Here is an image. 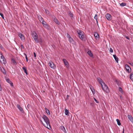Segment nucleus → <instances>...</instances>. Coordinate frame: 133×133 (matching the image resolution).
Wrapping results in <instances>:
<instances>
[{"label": "nucleus", "mask_w": 133, "mask_h": 133, "mask_svg": "<svg viewBox=\"0 0 133 133\" xmlns=\"http://www.w3.org/2000/svg\"><path fill=\"white\" fill-rule=\"evenodd\" d=\"M42 118L44 120L46 123V124H44L42 120L40 119L41 122L44 126L48 128L49 129L50 128H51V127L50 124V121L48 118L45 115H43V116L42 117Z\"/></svg>", "instance_id": "f257e3e1"}, {"label": "nucleus", "mask_w": 133, "mask_h": 133, "mask_svg": "<svg viewBox=\"0 0 133 133\" xmlns=\"http://www.w3.org/2000/svg\"><path fill=\"white\" fill-rule=\"evenodd\" d=\"M31 36L35 41L37 43L39 42V39L38 36L36 33L34 31L31 32Z\"/></svg>", "instance_id": "f03ea898"}, {"label": "nucleus", "mask_w": 133, "mask_h": 133, "mask_svg": "<svg viewBox=\"0 0 133 133\" xmlns=\"http://www.w3.org/2000/svg\"><path fill=\"white\" fill-rule=\"evenodd\" d=\"M101 86L103 90L107 93H108L109 92V90L106 84L104 83L102 84Z\"/></svg>", "instance_id": "7ed1b4c3"}, {"label": "nucleus", "mask_w": 133, "mask_h": 133, "mask_svg": "<svg viewBox=\"0 0 133 133\" xmlns=\"http://www.w3.org/2000/svg\"><path fill=\"white\" fill-rule=\"evenodd\" d=\"M77 33L79 38L82 39L84 38V35L81 30H78L77 31Z\"/></svg>", "instance_id": "20e7f679"}, {"label": "nucleus", "mask_w": 133, "mask_h": 133, "mask_svg": "<svg viewBox=\"0 0 133 133\" xmlns=\"http://www.w3.org/2000/svg\"><path fill=\"white\" fill-rule=\"evenodd\" d=\"M125 68L126 70V71L128 73H130L131 72V69L128 65L127 64H125Z\"/></svg>", "instance_id": "39448f33"}, {"label": "nucleus", "mask_w": 133, "mask_h": 133, "mask_svg": "<svg viewBox=\"0 0 133 133\" xmlns=\"http://www.w3.org/2000/svg\"><path fill=\"white\" fill-rule=\"evenodd\" d=\"M49 64L50 67L53 69H54L55 66L54 63L51 61H50L49 63Z\"/></svg>", "instance_id": "423d86ee"}, {"label": "nucleus", "mask_w": 133, "mask_h": 133, "mask_svg": "<svg viewBox=\"0 0 133 133\" xmlns=\"http://www.w3.org/2000/svg\"><path fill=\"white\" fill-rule=\"evenodd\" d=\"M63 60L65 65L66 66L67 68H69V66L68 62L65 59H63Z\"/></svg>", "instance_id": "0eeeda50"}, {"label": "nucleus", "mask_w": 133, "mask_h": 133, "mask_svg": "<svg viewBox=\"0 0 133 133\" xmlns=\"http://www.w3.org/2000/svg\"><path fill=\"white\" fill-rule=\"evenodd\" d=\"M105 16L107 19L108 20H110L111 19V17L110 15L109 14H106Z\"/></svg>", "instance_id": "6e6552de"}, {"label": "nucleus", "mask_w": 133, "mask_h": 133, "mask_svg": "<svg viewBox=\"0 0 133 133\" xmlns=\"http://www.w3.org/2000/svg\"><path fill=\"white\" fill-rule=\"evenodd\" d=\"M18 35L22 40H24V37L22 34L21 33H19L18 34Z\"/></svg>", "instance_id": "1a4fd4ad"}, {"label": "nucleus", "mask_w": 133, "mask_h": 133, "mask_svg": "<svg viewBox=\"0 0 133 133\" xmlns=\"http://www.w3.org/2000/svg\"><path fill=\"white\" fill-rule=\"evenodd\" d=\"M0 61L2 63H3L4 64H5L6 63V61L5 59L3 57H2V58L0 60Z\"/></svg>", "instance_id": "9d476101"}, {"label": "nucleus", "mask_w": 133, "mask_h": 133, "mask_svg": "<svg viewBox=\"0 0 133 133\" xmlns=\"http://www.w3.org/2000/svg\"><path fill=\"white\" fill-rule=\"evenodd\" d=\"M53 20L58 25L59 24V22L58 21V20L56 18L54 17H53Z\"/></svg>", "instance_id": "9b49d317"}, {"label": "nucleus", "mask_w": 133, "mask_h": 133, "mask_svg": "<svg viewBox=\"0 0 133 133\" xmlns=\"http://www.w3.org/2000/svg\"><path fill=\"white\" fill-rule=\"evenodd\" d=\"M61 129L64 132L66 133V131L65 130V127L63 126H61Z\"/></svg>", "instance_id": "f8f14e48"}, {"label": "nucleus", "mask_w": 133, "mask_h": 133, "mask_svg": "<svg viewBox=\"0 0 133 133\" xmlns=\"http://www.w3.org/2000/svg\"><path fill=\"white\" fill-rule=\"evenodd\" d=\"M38 19L41 23L42 22H43L44 21L43 19V18L40 15L38 16Z\"/></svg>", "instance_id": "ddd939ff"}, {"label": "nucleus", "mask_w": 133, "mask_h": 133, "mask_svg": "<svg viewBox=\"0 0 133 133\" xmlns=\"http://www.w3.org/2000/svg\"><path fill=\"white\" fill-rule=\"evenodd\" d=\"M98 80L101 85H102V84L104 83L103 82L102 80L100 78H98Z\"/></svg>", "instance_id": "4468645a"}, {"label": "nucleus", "mask_w": 133, "mask_h": 133, "mask_svg": "<svg viewBox=\"0 0 133 133\" xmlns=\"http://www.w3.org/2000/svg\"><path fill=\"white\" fill-rule=\"evenodd\" d=\"M6 81L8 83H9L10 84L11 86L13 85L12 83L11 82L9 79H6Z\"/></svg>", "instance_id": "2eb2a0df"}, {"label": "nucleus", "mask_w": 133, "mask_h": 133, "mask_svg": "<svg viewBox=\"0 0 133 133\" xmlns=\"http://www.w3.org/2000/svg\"><path fill=\"white\" fill-rule=\"evenodd\" d=\"M17 107L22 112V111H23V109L22 107H20L19 105L17 104Z\"/></svg>", "instance_id": "dca6fc26"}, {"label": "nucleus", "mask_w": 133, "mask_h": 133, "mask_svg": "<svg viewBox=\"0 0 133 133\" xmlns=\"http://www.w3.org/2000/svg\"><path fill=\"white\" fill-rule=\"evenodd\" d=\"M128 117L130 120L132 122H133V118L130 115H128Z\"/></svg>", "instance_id": "f3484780"}, {"label": "nucleus", "mask_w": 133, "mask_h": 133, "mask_svg": "<svg viewBox=\"0 0 133 133\" xmlns=\"http://www.w3.org/2000/svg\"><path fill=\"white\" fill-rule=\"evenodd\" d=\"M113 56L116 62L117 63H118V57L116 56V55H113Z\"/></svg>", "instance_id": "a211bd4d"}, {"label": "nucleus", "mask_w": 133, "mask_h": 133, "mask_svg": "<svg viewBox=\"0 0 133 133\" xmlns=\"http://www.w3.org/2000/svg\"><path fill=\"white\" fill-rule=\"evenodd\" d=\"M42 23L44 27L46 28H47L48 27V25L46 24L45 22L43 21V22H42Z\"/></svg>", "instance_id": "6ab92c4d"}, {"label": "nucleus", "mask_w": 133, "mask_h": 133, "mask_svg": "<svg viewBox=\"0 0 133 133\" xmlns=\"http://www.w3.org/2000/svg\"><path fill=\"white\" fill-rule=\"evenodd\" d=\"M88 54L91 57H92L93 56V54H92L91 51L90 50H89L87 52Z\"/></svg>", "instance_id": "aec40b11"}, {"label": "nucleus", "mask_w": 133, "mask_h": 133, "mask_svg": "<svg viewBox=\"0 0 133 133\" xmlns=\"http://www.w3.org/2000/svg\"><path fill=\"white\" fill-rule=\"evenodd\" d=\"M94 36L95 38L97 39L99 37V35L96 32H95L94 33Z\"/></svg>", "instance_id": "412c9836"}, {"label": "nucleus", "mask_w": 133, "mask_h": 133, "mask_svg": "<svg viewBox=\"0 0 133 133\" xmlns=\"http://www.w3.org/2000/svg\"><path fill=\"white\" fill-rule=\"evenodd\" d=\"M45 112L48 115L50 114V113L49 110L46 108H45Z\"/></svg>", "instance_id": "4be33fe9"}, {"label": "nucleus", "mask_w": 133, "mask_h": 133, "mask_svg": "<svg viewBox=\"0 0 133 133\" xmlns=\"http://www.w3.org/2000/svg\"><path fill=\"white\" fill-rule=\"evenodd\" d=\"M24 70L25 72V73L26 75L28 74V73L27 71L26 68L25 67H23L22 68Z\"/></svg>", "instance_id": "5701e85b"}, {"label": "nucleus", "mask_w": 133, "mask_h": 133, "mask_svg": "<svg viewBox=\"0 0 133 133\" xmlns=\"http://www.w3.org/2000/svg\"><path fill=\"white\" fill-rule=\"evenodd\" d=\"M130 78L132 81H133V73H131L130 75Z\"/></svg>", "instance_id": "b1692460"}, {"label": "nucleus", "mask_w": 133, "mask_h": 133, "mask_svg": "<svg viewBox=\"0 0 133 133\" xmlns=\"http://www.w3.org/2000/svg\"><path fill=\"white\" fill-rule=\"evenodd\" d=\"M116 121L117 122V124L119 125H121V123L120 122L119 120L118 119H117Z\"/></svg>", "instance_id": "393cba45"}, {"label": "nucleus", "mask_w": 133, "mask_h": 133, "mask_svg": "<svg viewBox=\"0 0 133 133\" xmlns=\"http://www.w3.org/2000/svg\"><path fill=\"white\" fill-rule=\"evenodd\" d=\"M120 5L122 6L123 7L124 6H125L126 5V3H121L120 4Z\"/></svg>", "instance_id": "a878e982"}, {"label": "nucleus", "mask_w": 133, "mask_h": 133, "mask_svg": "<svg viewBox=\"0 0 133 133\" xmlns=\"http://www.w3.org/2000/svg\"><path fill=\"white\" fill-rule=\"evenodd\" d=\"M69 111L67 109H66L65 110V115H68V114L69 113Z\"/></svg>", "instance_id": "bb28decb"}, {"label": "nucleus", "mask_w": 133, "mask_h": 133, "mask_svg": "<svg viewBox=\"0 0 133 133\" xmlns=\"http://www.w3.org/2000/svg\"><path fill=\"white\" fill-rule=\"evenodd\" d=\"M94 18L96 19V22L97 23H98L97 21V14H95V16L94 17Z\"/></svg>", "instance_id": "cd10ccee"}, {"label": "nucleus", "mask_w": 133, "mask_h": 133, "mask_svg": "<svg viewBox=\"0 0 133 133\" xmlns=\"http://www.w3.org/2000/svg\"><path fill=\"white\" fill-rule=\"evenodd\" d=\"M69 42H72L73 41V39L71 38L69 39Z\"/></svg>", "instance_id": "c85d7f7f"}, {"label": "nucleus", "mask_w": 133, "mask_h": 133, "mask_svg": "<svg viewBox=\"0 0 133 133\" xmlns=\"http://www.w3.org/2000/svg\"><path fill=\"white\" fill-rule=\"evenodd\" d=\"M119 90L121 92H122V89L121 87H119Z\"/></svg>", "instance_id": "c756f323"}, {"label": "nucleus", "mask_w": 133, "mask_h": 133, "mask_svg": "<svg viewBox=\"0 0 133 133\" xmlns=\"http://www.w3.org/2000/svg\"><path fill=\"white\" fill-rule=\"evenodd\" d=\"M90 89H91L93 94H94L95 93V92L94 89H92L91 88H90Z\"/></svg>", "instance_id": "7c9ffc66"}, {"label": "nucleus", "mask_w": 133, "mask_h": 133, "mask_svg": "<svg viewBox=\"0 0 133 133\" xmlns=\"http://www.w3.org/2000/svg\"><path fill=\"white\" fill-rule=\"evenodd\" d=\"M0 15L2 17V18L3 19H4V17L3 15V14L2 13H0Z\"/></svg>", "instance_id": "2f4dec72"}, {"label": "nucleus", "mask_w": 133, "mask_h": 133, "mask_svg": "<svg viewBox=\"0 0 133 133\" xmlns=\"http://www.w3.org/2000/svg\"><path fill=\"white\" fill-rule=\"evenodd\" d=\"M3 57V55L2 54L0 53V60L2 58V57Z\"/></svg>", "instance_id": "473e14b6"}, {"label": "nucleus", "mask_w": 133, "mask_h": 133, "mask_svg": "<svg viewBox=\"0 0 133 133\" xmlns=\"http://www.w3.org/2000/svg\"><path fill=\"white\" fill-rule=\"evenodd\" d=\"M45 12L47 14H49V11L48 10H45Z\"/></svg>", "instance_id": "72a5a7b5"}, {"label": "nucleus", "mask_w": 133, "mask_h": 133, "mask_svg": "<svg viewBox=\"0 0 133 133\" xmlns=\"http://www.w3.org/2000/svg\"><path fill=\"white\" fill-rule=\"evenodd\" d=\"M42 40L41 38H39V42L40 43H42Z\"/></svg>", "instance_id": "f704fd0d"}, {"label": "nucleus", "mask_w": 133, "mask_h": 133, "mask_svg": "<svg viewBox=\"0 0 133 133\" xmlns=\"http://www.w3.org/2000/svg\"><path fill=\"white\" fill-rule=\"evenodd\" d=\"M24 54V55L25 56V57L26 59V61L27 62H28V58H27V55H26V54Z\"/></svg>", "instance_id": "c9c22d12"}, {"label": "nucleus", "mask_w": 133, "mask_h": 133, "mask_svg": "<svg viewBox=\"0 0 133 133\" xmlns=\"http://www.w3.org/2000/svg\"><path fill=\"white\" fill-rule=\"evenodd\" d=\"M109 51H110V52H113V50L111 48H110V50Z\"/></svg>", "instance_id": "e433bc0d"}, {"label": "nucleus", "mask_w": 133, "mask_h": 133, "mask_svg": "<svg viewBox=\"0 0 133 133\" xmlns=\"http://www.w3.org/2000/svg\"><path fill=\"white\" fill-rule=\"evenodd\" d=\"M94 98V100L95 101V102L96 103H98V102L97 101V100L95 99V98Z\"/></svg>", "instance_id": "4c0bfd02"}, {"label": "nucleus", "mask_w": 133, "mask_h": 133, "mask_svg": "<svg viewBox=\"0 0 133 133\" xmlns=\"http://www.w3.org/2000/svg\"><path fill=\"white\" fill-rule=\"evenodd\" d=\"M129 64H130L131 66H133V63L132 62H130L129 63Z\"/></svg>", "instance_id": "58836bf2"}, {"label": "nucleus", "mask_w": 133, "mask_h": 133, "mask_svg": "<svg viewBox=\"0 0 133 133\" xmlns=\"http://www.w3.org/2000/svg\"><path fill=\"white\" fill-rule=\"evenodd\" d=\"M70 16L71 17H73V14H72V13H70Z\"/></svg>", "instance_id": "ea45409f"}, {"label": "nucleus", "mask_w": 133, "mask_h": 133, "mask_svg": "<svg viewBox=\"0 0 133 133\" xmlns=\"http://www.w3.org/2000/svg\"><path fill=\"white\" fill-rule=\"evenodd\" d=\"M67 37H69L70 35L68 33H66Z\"/></svg>", "instance_id": "a19ab883"}, {"label": "nucleus", "mask_w": 133, "mask_h": 133, "mask_svg": "<svg viewBox=\"0 0 133 133\" xmlns=\"http://www.w3.org/2000/svg\"><path fill=\"white\" fill-rule=\"evenodd\" d=\"M34 57H36V54L35 53V52H34Z\"/></svg>", "instance_id": "79ce46f5"}, {"label": "nucleus", "mask_w": 133, "mask_h": 133, "mask_svg": "<svg viewBox=\"0 0 133 133\" xmlns=\"http://www.w3.org/2000/svg\"><path fill=\"white\" fill-rule=\"evenodd\" d=\"M125 37H126V38L127 39H129V37H128V36H126Z\"/></svg>", "instance_id": "37998d69"}, {"label": "nucleus", "mask_w": 133, "mask_h": 133, "mask_svg": "<svg viewBox=\"0 0 133 133\" xmlns=\"http://www.w3.org/2000/svg\"><path fill=\"white\" fill-rule=\"evenodd\" d=\"M12 60L13 61V62H14L15 63H16V62L15 61V60H14V59H12Z\"/></svg>", "instance_id": "c03bdc74"}, {"label": "nucleus", "mask_w": 133, "mask_h": 133, "mask_svg": "<svg viewBox=\"0 0 133 133\" xmlns=\"http://www.w3.org/2000/svg\"><path fill=\"white\" fill-rule=\"evenodd\" d=\"M12 60L13 61V62H14L15 63H16V62L15 61V60H14V59H12Z\"/></svg>", "instance_id": "a18cd8bd"}, {"label": "nucleus", "mask_w": 133, "mask_h": 133, "mask_svg": "<svg viewBox=\"0 0 133 133\" xmlns=\"http://www.w3.org/2000/svg\"><path fill=\"white\" fill-rule=\"evenodd\" d=\"M2 90V88L1 86V85H0V91L1 90Z\"/></svg>", "instance_id": "49530a36"}, {"label": "nucleus", "mask_w": 133, "mask_h": 133, "mask_svg": "<svg viewBox=\"0 0 133 133\" xmlns=\"http://www.w3.org/2000/svg\"><path fill=\"white\" fill-rule=\"evenodd\" d=\"M122 133H124V128L123 129V131Z\"/></svg>", "instance_id": "de8ad7c7"}, {"label": "nucleus", "mask_w": 133, "mask_h": 133, "mask_svg": "<svg viewBox=\"0 0 133 133\" xmlns=\"http://www.w3.org/2000/svg\"><path fill=\"white\" fill-rule=\"evenodd\" d=\"M21 47L22 48H23V45L22 44L21 45Z\"/></svg>", "instance_id": "09e8293b"}, {"label": "nucleus", "mask_w": 133, "mask_h": 133, "mask_svg": "<svg viewBox=\"0 0 133 133\" xmlns=\"http://www.w3.org/2000/svg\"><path fill=\"white\" fill-rule=\"evenodd\" d=\"M68 38H69V39H70V38H71V37L70 36L69 37H68Z\"/></svg>", "instance_id": "8fccbe9b"}, {"label": "nucleus", "mask_w": 133, "mask_h": 133, "mask_svg": "<svg viewBox=\"0 0 133 133\" xmlns=\"http://www.w3.org/2000/svg\"><path fill=\"white\" fill-rule=\"evenodd\" d=\"M68 38H69V39H70V38H71V37L70 36L69 37H68Z\"/></svg>", "instance_id": "3c124183"}, {"label": "nucleus", "mask_w": 133, "mask_h": 133, "mask_svg": "<svg viewBox=\"0 0 133 133\" xmlns=\"http://www.w3.org/2000/svg\"><path fill=\"white\" fill-rule=\"evenodd\" d=\"M120 98H121L122 97V96H120Z\"/></svg>", "instance_id": "603ef678"}, {"label": "nucleus", "mask_w": 133, "mask_h": 133, "mask_svg": "<svg viewBox=\"0 0 133 133\" xmlns=\"http://www.w3.org/2000/svg\"><path fill=\"white\" fill-rule=\"evenodd\" d=\"M2 46L1 45H0V47L1 48H2Z\"/></svg>", "instance_id": "864d4df0"}]
</instances>
